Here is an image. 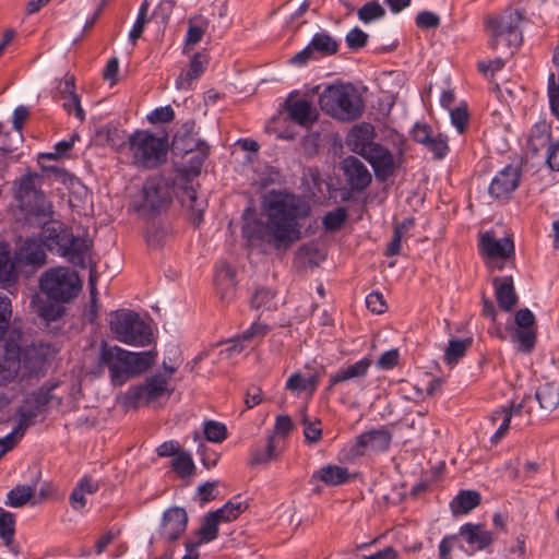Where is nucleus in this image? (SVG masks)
Here are the masks:
<instances>
[{"instance_id": "nucleus-46", "label": "nucleus", "mask_w": 559, "mask_h": 559, "mask_svg": "<svg viewBox=\"0 0 559 559\" xmlns=\"http://www.w3.org/2000/svg\"><path fill=\"white\" fill-rule=\"evenodd\" d=\"M15 533V516L13 513L0 508V537L5 546L13 542Z\"/></svg>"}, {"instance_id": "nucleus-19", "label": "nucleus", "mask_w": 559, "mask_h": 559, "mask_svg": "<svg viewBox=\"0 0 559 559\" xmlns=\"http://www.w3.org/2000/svg\"><path fill=\"white\" fill-rule=\"evenodd\" d=\"M188 523V515L185 509L175 507L168 509L163 516L162 536L167 542H174L181 536Z\"/></svg>"}, {"instance_id": "nucleus-23", "label": "nucleus", "mask_w": 559, "mask_h": 559, "mask_svg": "<svg viewBox=\"0 0 559 559\" xmlns=\"http://www.w3.org/2000/svg\"><path fill=\"white\" fill-rule=\"evenodd\" d=\"M179 200L182 206L190 212L192 224L198 226L203 221V213L207 206L206 199L201 198L194 187L185 186L179 192Z\"/></svg>"}, {"instance_id": "nucleus-11", "label": "nucleus", "mask_w": 559, "mask_h": 559, "mask_svg": "<svg viewBox=\"0 0 559 559\" xmlns=\"http://www.w3.org/2000/svg\"><path fill=\"white\" fill-rule=\"evenodd\" d=\"M504 269H515V245L513 234L506 231L502 236L491 233V273Z\"/></svg>"}, {"instance_id": "nucleus-1", "label": "nucleus", "mask_w": 559, "mask_h": 559, "mask_svg": "<svg viewBox=\"0 0 559 559\" xmlns=\"http://www.w3.org/2000/svg\"><path fill=\"white\" fill-rule=\"evenodd\" d=\"M310 213L308 202L286 192H271L263 200V216L245 217L242 235L251 248L263 253L286 251L301 239L302 224Z\"/></svg>"}, {"instance_id": "nucleus-63", "label": "nucleus", "mask_w": 559, "mask_h": 559, "mask_svg": "<svg viewBox=\"0 0 559 559\" xmlns=\"http://www.w3.org/2000/svg\"><path fill=\"white\" fill-rule=\"evenodd\" d=\"M514 321L520 330L535 329V316L527 308L520 309L514 316Z\"/></svg>"}, {"instance_id": "nucleus-56", "label": "nucleus", "mask_w": 559, "mask_h": 559, "mask_svg": "<svg viewBox=\"0 0 559 559\" xmlns=\"http://www.w3.org/2000/svg\"><path fill=\"white\" fill-rule=\"evenodd\" d=\"M207 22L203 21L201 25L194 23V20H189V28L187 32L186 46L198 44L206 29Z\"/></svg>"}, {"instance_id": "nucleus-40", "label": "nucleus", "mask_w": 559, "mask_h": 559, "mask_svg": "<svg viewBox=\"0 0 559 559\" xmlns=\"http://www.w3.org/2000/svg\"><path fill=\"white\" fill-rule=\"evenodd\" d=\"M219 521L213 515V512L207 513L201 523L200 528L198 530L199 539L194 543L201 546L202 544H207L217 538L218 535V525Z\"/></svg>"}, {"instance_id": "nucleus-16", "label": "nucleus", "mask_w": 559, "mask_h": 559, "mask_svg": "<svg viewBox=\"0 0 559 559\" xmlns=\"http://www.w3.org/2000/svg\"><path fill=\"white\" fill-rule=\"evenodd\" d=\"M90 247L91 243L88 240L85 238L75 237L69 233L57 252L61 257H64L71 264L84 269L87 267Z\"/></svg>"}, {"instance_id": "nucleus-9", "label": "nucleus", "mask_w": 559, "mask_h": 559, "mask_svg": "<svg viewBox=\"0 0 559 559\" xmlns=\"http://www.w3.org/2000/svg\"><path fill=\"white\" fill-rule=\"evenodd\" d=\"M521 41L522 35L512 14L496 19L491 24V48L502 55L512 53Z\"/></svg>"}, {"instance_id": "nucleus-6", "label": "nucleus", "mask_w": 559, "mask_h": 559, "mask_svg": "<svg viewBox=\"0 0 559 559\" xmlns=\"http://www.w3.org/2000/svg\"><path fill=\"white\" fill-rule=\"evenodd\" d=\"M171 393L169 379L158 373L145 378L142 384L131 386L124 394V401L133 408L144 405L157 408L169 400Z\"/></svg>"}, {"instance_id": "nucleus-10", "label": "nucleus", "mask_w": 559, "mask_h": 559, "mask_svg": "<svg viewBox=\"0 0 559 559\" xmlns=\"http://www.w3.org/2000/svg\"><path fill=\"white\" fill-rule=\"evenodd\" d=\"M52 399V388L46 389L44 386L26 396L17 412V427L12 432L22 437L26 428L35 423L36 417L44 412Z\"/></svg>"}, {"instance_id": "nucleus-51", "label": "nucleus", "mask_w": 559, "mask_h": 559, "mask_svg": "<svg viewBox=\"0 0 559 559\" xmlns=\"http://www.w3.org/2000/svg\"><path fill=\"white\" fill-rule=\"evenodd\" d=\"M274 293L270 289L261 288L258 289L251 300V305L254 309H266L271 310L276 307L274 301Z\"/></svg>"}, {"instance_id": "nucleus-30", "label": "nucleus", "mask_w": 559, "mask_h": 559, "mask_svg": "<svg viewBox=\"0 0 559 559\" xmlns=\"http://www.w3.org/2000/svg\"><path fill=\"white\" fill-rule=\"evenodd\" d=\"M460 536L476 549H484L489 545V533L485 524L467 523L461 527Z\"/></svg>"}, {"instance_id": "nucleus-38", "label": "nucleus", "mask_w": 559, "mask_h": 559, "mask_svg": "<svg viewBox=\"0 0 559 559\" xmlns=\"http://www.w3.org/2000/svg\"><path fill=\"white\" fill-rule=\"evenodd\" d=\"M317 476L328 486H338L349 479L348 469L338 465H328L320 468Z\"/></svg>"}, {"instance_id": "nucleus-39", "label": "nucleus", "mask_w": 559, "mask_h": 559, "mask_svg": "<svg viewBox=\"0 0 559 559\" xmlns=\"http://www.w3.org/2000/svg\"><path fill=\"white\" fill-rule=\"evenodd\" d=\"M413 226L414 219L406 218L394 227L392 240L385 250L386 255H397L401 253L402 241L407 239V233Z\"/></svg>"}, {"instance_id": "nucleus-22", "label": "nucleus", "mask_w": 559, "mask_h": 559, "mask_svg": "<svg viewBox=\"0 0 559 559\" xmlns=\"http://www.w3.org/2000/svg\"><path fill=\"white\" fill-rule=\"evenodd\" d=\"M21 369L20 348L15 345H8L0 353V386L12 382Z\"/></svg>"}, {"instance_id": "nucleus-12", "label": "nucleus", "mask_w": 559, "mask_h": 559, "mask_svg": "<svg viewBox=\"0 0 559 559\" xmlns=\"http://www.w3.org/2000/svg\"><path fill=\"white\" fill-rule=\"evenodd\" d=\"M359 151L362 152V157L372 166L378 180L385 181L394 174L397 163L388 148L377 143L367 146V150L362 146Z\"/></svg>"}, {"instance_id": "nucleus-52", "label": "nucleus", "mask_w": 559, "mask_h": 559, "mask_svg": "<svg viewBox=\"0 0 559 559\" xmlns=\"http://www.w3.org/2000/svg\"><path fill=\"white\" fill-rule=\"evenodd\" d=\"M59 100L62 103V107L66 109L68 114L74 112V116L82 122L85 119V112L81 106L80 98L78 94L64 95L63 97H59Z\"/></svg>"}, {"instance_id": "nucleus-42", "label": "nucleus", "mask_w": 559, "mask_h": 559, "mask_svg": "<svg viewBox=\"0 0 559 559\" xmlns=\"http://www.w3.org/2000/svg\"><path fill=\"white\" fill-rule=\"evenodd\" d=\"M471 344L472 341L469 338L451 340L444 350V361L451 367L455 366L457 361L465 356Z\"/></svg>"}, {"instance_id": "nucleus-59", "label": "nucleus", "mask_w": 559, "mask_h": 559, "mask_svg": "<svg viewBox=\"0 0 559 559\" xmlns=\"http://www.w3.org/2000/svg\"><path fill=\"white\" fill-rule=\"evenodd\" d=\"M451 122L459 133H463L468 121V112L465 106H459L450 112Z\"/></svg>"}, {"instance_id": "nucleus-33", "label": "nucleus", "mask_w": 559, "mask_h": 559, "mask_svg": "<svg viewBox=\"0 0 559 559\" xmlns=\"http://www.w3.org/2000/svg\"><path fill=\"white\" fill-rule=\"evenodd\" d=\"M370 367V361L368 359H361L353 365H349L343 369H340L334 374L330 377V385L328 386V391H330L335 384L341 382L364 377Z\"/></svg>"}, {"instance_id": "nucleus-4", "label": "nucleus", "mask_w": 559, "mask_h": 559, "mask_svg": "<svg viewBox=\"0 0 559 559\" xmlns=\"http://www.w3.org/2000/svg\"><path fill=\"white\" fill-rule=\"evenodd\" d=\"M168 143L166 139L139 130L128 138V153L131 164L138 168L153 169L166 162Z\"/></svg>"}, {"instance_id": "nucleus-60", "label": "nucleus", "mask_w": 559, "mask_h": 559, "mask_svg": "<svg viewBox=\"0 0 559 559\" xmlns=\"http://www.w3.org/2000/svg\"><path fill=\"white\" fill-rule=\"evenodd\" d=\"M440 17L431 11H421L416 16V25L420 28H437Z\"/></svg>"}, {"instance_id": "nucleus-47", "label": "nucleus", "mask_w": 559, "mask_h": 559, "mask_svg": "<svg viewBox=\"0 0 559 559\" xmlns=\"http://www.w3.org/2000/svg\"><path fill=\"white\" fill-rule=\"evenodd\" d=\"M359 20L367 24L385 15V10L378 1L365 3L357 12Z\"/></svg>"}, {"instance_id": "nucleus-27", "label": "nucleus", "mask_w": 559, "mask_h": 559, "mask_svg": "<svg viewBox=\"0 0 559 559\" xmlns=\"http://www.w3.org/2000/svg\"><path fill=\"white\" fill-rule=\"evenodd\" d=\"M17 263L11 258L9 243L0 242V285L8 287L17 281Z\"/></svg>"}, {"instance_id": "nucleus-57", "label": "nucleus", "mask_w": 559, "mask_h": 559, "mask_svg": "<svg viewBox=\"0 0 559 559\" xmlns=\"http://www.w3.org/2000/svg\"><path fill=\"white\" fill-rule=\"evenodd\" d=\"M12 309L11 301L7 296L0 295V338L5 334L10 318H11Z\"/></svg>"}, {"instance_id": "nucleus-29", "label": "nucleus", "mask_w": 559, "mask_h": 559, "mask_svg": "<svg viewBox=\"0 0 559 559\" xmlns=\"http://www.w3.org/2000/svg\"><path fill=\"white\" fill-rule=\"evenodd\" d=\"M41 228V238L45 246L49 250H58L60 245L64 241L68 236V231L63 228V225L59 222L50 221L44 222Z\"/></svg>"}, {"instance_id": "nucleus-7", "label": "nucleus", "mask_w": 559, "mask_h": 559, "mask_svg": "<svg viewBox=\"0 0 559 559\" xmlns=\"http://www.w3.org/2000/svg\"><path fill=\"white\" fill-rule=\"evenodd\" d=\"M43 293L55 301L66 302L76 296L80 281L76 273L67 267H55L46 271L39 281Z\"/></svg>"}, {"instance_id": "nucleus-14", "label": "nucleus", "mask_w": 559, "mask_h": 559, "mask_svg": "<svg viewBox=\"0 0 559 559\" xmlns=\"http://www.w3.org/2000/svg\"><path fill=\"white\" fill-rule=\"evenodd\" d=\"M521 168L518 165H507L491 179V197L507 201L518 189L521 180Z\"/></svg>"}, {"instance_id": "nucleus-2", "label": "nucleus", "mask_w": 559, "mask_h": 559, "mask_svg": "<svg viewBox=\"0 0 559 559\" xmlns=\"http://www.w3.org/2000/svg\"><path fill=\"white\" fill-rule=\"evenodd\" d=\"M155 357L154 350L133 353L103 340L97 349L96 361L99 370H109L111 383L121 386L153 366Z\"/></svg>"}, {"instance_id": "nucleus-5", "label": "nucleus", "mask_w": 559, "mask_h": 559, "mask_svg": "<svg viewBox=\"0 0 559 559\" xmlns=\"http://www.w3.org/2000/svg\"><path fill=\"white\" fill-rule=\"evenodd\" d=\"M109 328L114 337L127 345L145 346L152 342L151 328L132 310L112 311L109 314Z\"/></svg>"}, {"instance_id": "nucleus-55", "label": "nucleus", "mask_w": 559, "mask_h": 559, "mask_svg": "<svg viewBox=\"0 0 559 559\" xmlns=\"http://www.w3.org/2000/svg\"><path fill=\"white\" fill-rule=\"evenodd\" d=\"M499 559H525V542L518 538L514 544L498 550Z\"/></svg>"}, {"instance_id": "nucleus-50", "label": "nucleus", "mask_w": 559, "mask_h": 559, "mask_svg": "<svg viewBox=\"0 0 559 559\" xmlns=\"http://www.w3.org/2000/svg\"><path fill=\"white\" fill-rule=\"evenodd\" d=\"M347 218V211L345 207H337L334 211L328 212L323 217V226L326 230H338Z\"/></svg>"}, {"instance_id": "nucleus-21", "label": "nucleus", "mask_w": 559, "mask_h": 559, "mask_svg": "<svg viewBox=\"0 0 559 559\" xmlns=\"http://www.w3.org/2000/svg\"><path fill=\"white\" fill-rule=\"evenodd\" d=\"M392 435L385 428L364 432L356 438L355 453L361 454L364 449L376 452L386 451L390 447Z\"/></svg>"}, {"instance_id": "nucleus-20", "label": "nucleus", "mask_w": 559, "mask_h": 559, "mask_svg": "<svg viewBox=\"0 0 559 559\" xmlns=\"http://www.w3.org/2000/svg\"><path fill=\"white\" fill-rule=\"evenodd\" d=\"M14 260L17 264L40 267L46 263V252L43 242L35 238H27L15 251Z\"/></svg>"}, {"instance_id": "nucleus-48", "label": "nucleus", "mask_w": 559, "mask_h": 559, "mask_svg": "<svg viewBox=\"0 0 559 559\" xmlns=\"http://www.w3.org/2000/svg\"><path fill=\"white\" fill-rule=\"evenodd\" d=\"M298 259L308 266H316L324 259L323 253L314 245H305L298 249Z\"/></svg>"}, {"instance_id": "nucleus-41", "label": "nucleus", "mask_w": 559, "mask_h": 559, "mask_svg": "<svg viewBox=\"0 0 559 559\" xmlns=\"http://www.w3.org/2000/svg\"><path fill=\"white\" fill-rule=\"evenodd\" d=\"M248 508V503L241 501L239 499H233L226 502L221 509H217L213 512V515L219 521L223 522H231L236 520L242 512H245Z\"/></svg>"}, {"instance_id": "nucleus-24", "label": "nucleus", "mask_w": 559, "mask_h": 559, "mask_svg": "<svg viewBox=\"0 0 559 559\" xmlns=\"http://www.w3.org/2000/svg\"><path fill=\"white\" fill-rule=\"evenodd\" d=\"M49 347L43 344L31 345L20 350L21 367L27 374L38 373L45 367Z\"/></svg>"}, {"instance_id": "nucleus-64", "label": "nucleus", "mask_w": 559, "mask_h": 559, "mask_svg": "<svg viewBox=\"0 0 559 559\" xmlns=\"http://www.w3.org/2000/svg\"><path fill=\"white\" fill-rule=\"evenodd\" d=\"M426 147L431 151L437 158H442L449 150L447 140L442 135L432 136Z\"/></svg>"}, {"instance_id": "nucleus-32", "label": "nucleus", "mask_w": 559, "mask_h": 559, "mask_svg": "<svg viewBox=\"0 0 559 559\" xmlns=\"http://www.w3.org/2000/svg\"><path fill=\"white\" fill-rule=\"evenodd\" d=\"M512 416V407H500L491 415V427L495 428L491 433V443H497L507 436Z\"/></svg>"}, {"instance_id": "nucleus-45", "label": "nucleus", "mask_w": 559, "mask_h": 559, "mask_svg": "<svg viewBox=\"0 0 559 559\" xmlns=\"http://www.w3.org/2000/svg\"><path fill=\"white\" fill-rule=\"evenodd\" d=\"M35 488L32 486L19 485L9 491L7 504L12 508H21L31 501Z\"/></svg>"}, {"instance_id": "nucleus-44", "label": "nucleus", "mask_w": 559, "mask_h": 559, "mask_svg": "<svg viewBox=\"0 0 559 559\" xmlns=\"http://www.w3.org/2000/svg\"><path fill=\"white\" fill-rule=\"evenodd\" d=\"M37 178V175L29 174L21 179L20 187L16 192V197L21 204H28L31 199H34L37 197V194L43 193L36 189L35 181Z\"/></svg>"}, {"instance_id": "nucleus-49", "label": "nucleus", "mask_w": 559, "mask_h": 559, "mask_svg": "<svg viewBox=\"0 0 559 559\" xmlns=\"http://www.w3.org/2000/svg\"><path fill=\"white\" fill-rule=\"evenodd\" d=\"M174 471L182 476H190L193 473L194 464L188 452L180 451L171 462Z\"/></svg>"}, {"instance_id": "nucleus-3", "label": "nucleus", "mask_w": 559, "mask_h": 559, "mask_svg": "<svg viewBox=\"0 0 559 559\" xmlns=\"http://www.w3.org/2000/svg\"><path fill=\"white\" fill-rule=\"evenodd\" d=\"M321 109L341 121H353L364 110V100L353 84H333L324 88L319 97Z\"/></svg>"}, {"instance_id": "nucleus-36", "label": "nucleus", "mask_w": 559, "mask_h": 559, "mask_svg": "<svg viewBox=\"0 0 559 559\" xmlns=\"http://www.w3.org/2000/svg\"><path fill=\"white\" fill-rule=\"evenodd\" d=\"M320 378L321 372L318 370L313 371L307 377L296 372L288 378L286 382V389L293 392L304 391L312 394L317 389Z\"/></svg>"}, {"instance_id": "nucleus-18", "label": "nucleus", "mask_w": 559, "mask_h": 559, "mask_svg": "<svg viewBox=\"0 0 559 559\" xmlns=\"http://www.w3.org/2000/svg\"><path fill=\"white\" fill-rule=\"evenodd\" d=\"M346 180L353 190L361 191L371 182V174L358 158L346 157L342 163Z\"/></svg>"}, {"instance_id": "nucleus-8", "label": "nucleus", "mask_w": 559, "mask_h": 559, "mask_svg": "<svg viewBox=\"0 0 559 559\" xmlns=\"http://www.w3.org/2000/svg\"><path fill=\"white\" fill-rule=\"evenodd\" d=\"M173 191L169 183L163 177H151L134 200L136 211L146 213H159L170 203Z\"/></svg>"}, {"instance_id": "nucleus-54", "label": "nucleus", "mask_w": 559, "mask_h": 559, "mask_svg": "<svg viewBox=\"0 0 559 559\" xmlns=\"http://www.w3.org/2000/svg\"><path fill=\"white\" fill-rule=\"evenodd\" d=\"M519 343V349L523 353H531L536 343V329L519 330L515 333Z\"/></svg>"}, {"instance_id": "nucleus-62", "label": "nucleus", "mask_w": 559, "mask_h": 559, "mask_svg": "<svg viewBox=\"0 0 559 559\" xmlns=\"http://www.w3.org/2000/svg\"><path fill=\"white\" fill-rule=\"evenodd\" d=\"M302 425L304 435L310 442H318L321 439L322 430L318 427V423L308 419L305 413H302Z\"/></svg>"}, {"instance_id": "nucleus-25", "label": "nucleus", "mask_w": 559, "mask_h": 559, "mask_svg": "<svg viewBox=\"0 0 559 559\" xmlns=\"http://www.w3.org/2000/svg\"><path fill=\"white\" fill-rule=\"evenodd\" d=\"M21 206L26 211L27 218L37 224L50 221L53 216L52 204L44 193L37 194L36 198L31 199L28 204H21Z\"/></svg>"}, {"instance_id": "nucleus-34", "label": "nucleus", "mask_w": 559, "mask_h": 559, "mask_svg": "<svg viewBox=\"0 0 559 559\" xmlns=\"http://www.w3.org/2000/svg\"><path fill=\"white\" fill-rule=\"evenodd\" d=\"M207 64L206 56L202 53H195L192 58L189 69L186 73H181L176 81L178 90H187L193 80L198 79L205 70Z\"/></svg>"}, {"instance_id": "nucleus-58", "label": "nucleus", "mask_w": 559, "mask_h": 559, "mask_svg": "<svg viewBox=\"0 0 559 559\" xmlns=\"http://www.w3.org/2000/svg\"><path fill=\"white\" fill-rule=\"evenodd\" d=\"M368 35L359 27H354L346 35V44L350 49L357 50L366 46Z\"/></svg>"}, {"instance_id": "nucleus-53", "label": "nucleus", "mask_w": 559, "mask_h": 559, "mask_svg": "<svg viewBox=\"0 0 559 559\" xmlns=\"http://www.w3.org/2000/svg\"><path fill=\"white\" fill-rule=\"evenodd\" d=\"M227 430L224 424L210 420L204 425V436L211 442H222L225 440Z\"/></svg>"}, {"instance_id": "nucleus-17", "label": "nucleus", "mask_w": 559, "mask_h": 559, "mask_svg": "<svg viewBox=\"0 0 559 559\" xmlns=\"http://www.w3.org/2000/svg\"><path fill=\"white\" fill-rule=\"evenodd\" d=\"M492 284L498 307L507 312L512 311L519 302L513 276L495 277Z\"/></svg>"}, {"instance_id": "nucleus-13", "label": "nucleus", "mask_w": 559, "mask_h": 559, "mask_svg": "<svg viewBox=\"0 0 559 559\" xmlns=\"http://www.w3.org/2000/svg\"><path fill=\"white\" fill-rule=\"evenodd\" d=\"M338 49L337 41L328 33H317L309 45L290 58V63L295 66H304L309 60L316 58V53L320 56H331L336 53Z\"/></svg>"}, {"instance_id": "nucleus-35", "label": "nucleus", "mask_w": 559, "mask_h": 559, "mask_svg": "<svg viewBox=\"0 0 559 559\" xmlns=\"http://www.w3.org/2000/svg\"><path fill=\"white\" fill-rule=\"evenodd\" d=\"M281 456V450L278 449V442L274 435L267 437L265 449L262 450L258 447L251 450L250 465L266 464L270 461L278 460Z\"/></svg>"}, {"instance_id": "nucleus-37", "label": "nucleus", "mask_w": 559, "mask_h": 559, "mask_svg": "<svg viewBox=\"0 0 559 559\" xmlns=\"http://www.w3.org/2000/svg\"><path fill=\"white\" fill-rule=\"evenodd\" d=\"M539 407L551 413L559 406V388L555 383H545L536 390Z\"/></svg>"}, {"instance_id": "nucleus-61", "label": "nucleus", "mask_w": 559, "mask_h": 559, "mask_svg": "<svg viewBox=\"0 0 559 559\" xmlns=\"http://www.w3.org/2000/svg\"><path fill=\"white\" fill-rule=\"evenodd\" d=\"M175 112L170 106L159 107L153 110L147 119L151 123H166L174 119Z\"/></svg>"}, {"instance_id": "nucleus-26", "label": "nucleus", "mask_w": 559, "mask_h": 559, "mask_svg": "<svg viewBox=\"0 0 559 559\" xmlns=\"http://www.w3.org/2000/svg\"><path fill=\"white\" fill-rule=\"evenodd\" d=\"M52 300L53 299L49 298L47 295L44 297L39 294H34L32 296L31 307L33 311L45 321H55L62 316L63 308Z\"/></svg>"}, {"instance_id": "nucleus-43", "label": "nucleus", "mask_w": 559, "mask_h": 559, "mask_svg": "<svg viewBox=\"0 0 559 559\" xmlns=\"http://www.w3.org/2000/svg\"><path fill=\"white\" fill-rule=\"evenodd\" d=\"M555 67L558 69V78L550 74L548 79V97L552 114L559 119V47L555 50L552 58Z\"/></svg>"}, {"instance_id": "nucleus-15", "label": "nucleus", "mask_w": 559, "mask_h": 559, "mask_svg": "<svg viewBox=\"0 0 559 559\" xmlns=\"http://www.w3.org/2000/svg\"><path fill=\"white\" fill-rule=\"evenodd\" d=\"M285 110L293 122L304 128H310L318 120V111L311 102L295 93L286 98Z\"/></svg>"}, {"instance_id": "nucleus-28", "label": "nucleus", "mask_w": 559, "mask_h": 559, "mask_svg": "<svg viewBox=\"0 0 559 559\" xmlns=\"http://www.w3.org/2000/svg\"><path fill=\"white\" fill-rule=\"evenodd\" d=\"M481 502L479 492L475 490H461L450 502V509L454 516L469 513Z\"/></svg>"}, {"instance_id": "nucleus-31", "label": "nucleus", "mask_w": 559, "mask_h": 559, "mask_svg": "<svg viewBox=\"0 0 559 559\" xmlns=\"http://www.w3.org/2000/svg\"><path fill=\"white\" fill-rule=\"evenodd\" d=\"M373 135V128L368 123H364L360 126H355L352 128L347 143L350 146L352 151L362 156V152L359 151L360 147L367 150V146H371L376 144L371 141Z\"/></svg>"}]
</instances>
